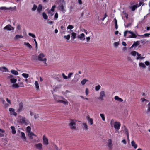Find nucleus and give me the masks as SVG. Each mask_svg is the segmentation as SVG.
<instances>
[{
	"instance_id": "f704fd0d",
	"label": "nucleus",
	"mask_w": 150,
	"mask_h": 150,
	"mask_svg": "<svg viewBox=\"0 0 150 150\" xmlns=\"http://www.w3.org/2000/svg\"><path fill=\"white\" fill-rule=\"evenodd\" d=\"M133 44L134 46L135 47H136L137 46L140 44V42L139 41H137L136 42H134Z\"/></svg>"
},
{
	"instance_id": "e433bc0d",
	"label": "nucleus",
	"mask_w": 150,
	"mask_h": 150,
	"mask_svg": "<svg viewBox=\"0 0 150 150\" xmlns=\"http://www.w3.org/2000/svg\"><path fill=\"white\" fill-rule=\"evenodd\" d=\"M42 15L44 19L46 20L47 19L48 16L45 12H44L42 13Z\"/></svg>"
},
{
	"instance_id": "473e14b6",
	"label": "nucleus",
	"mask_w": 150,
	"mask_h": 150,
	"mask_svg": "<svg viewBox=\"0 0 150 150\" xmlns=\"http://www.w3.org/2000/svg\"><path fill=\"white\" fill-rule=\"evenodd\" d=\"M24 45L27 46L30 49L32 48V47L30 44L28 42H25Z\"/></svg>"
},
{
	"instance_id": "37998d69",
	"label": "nucleus",
	"mask_w": 150,
	"mask_h": 150,
	"mask_svg": "<svg viewBox=\"0 0 150 150\" xmlns=\"http://www.w3.org/2000/svg\"><path fill=\"white\" fill-rule=\"evenodd\" d=\"M37 8V6L35 4H34L33 7L32 8V11H35L36 9Z\"/></svg>"
},
{
	"instance_id": "49530a36",
	"label": "nucleus",
	"mask_w": 150,
	"mask_h": 150,
	"mask_svg": "<svg viewBox=\"0 0 150 150\" xmlns=\"http://www.w3.org/2000/svg\"><path fill=\"white\" fill-rule=\"evenodd\" d=\"M100 85H98L95 87V89L96 91H98L100 88Z\"/></svg>"
},
{
	"instance_id": "a878e982",
	"label": "nucleus",
	"mask_w": 150,
	"mask_h": 150,
	"mask_svg": "<svg viewBox=\"0 0 150 150\" xmlns=\"http://www.w3.org/2000/svg\"><path fill=\"white\" fill-rule=\"evenodd\" d=\"M11 72L15 75H17L18 74V72L16 71L13 69H12L11 70Z\"/></svg>"
},
{
	"instance_id": "de8ad7c7",
	"label": "nucleus",
	"mask_w": 150,
	"mask_h": 150,
	"mask_svg": "<svg viewBox=\"0 0 150 150\" xmlns=\"http://www.w3.org/2000/svg\"><path fill=\"white\" fill-rule=\"evenodd\" d=\"M74 28V26L71 25H69L67 27V29H69L70 30H71L72 29Z\"/></svg>"
},
{
	"instance_id": "338daca9",
	"label": "nucleus",
	"mask_w": 150,
	"mask_h": 150,
	"mask_svg": "<svg viewBox=\"0 0 150 150\" xmlns=\"http://www.w3.org/2000/svg\"><path fill=\"white\" fill-rule=\"evenodd\" d=\"M114 23L115 24H117V20L116 19V18H115L114 19Z\"/></svg>"
},
{
	"instance_id": "680f3d73",
	"label": "nucleus",
	"mask_w": 150,
	"mask_h": 150,
	"mask_svg": "<svg viewBox=\"0 0 150 150\" xmlns=\"http://www.w3.org/2000/svg\"><path fill=\"white\" fill-rule=\"evenodd\" d=\"M90 39V37H88L86 38V40L87 42H89V40Z\"/></svg>"
},
{
	"instance_id": "bb28decb",
	"label": "nucleus",
	"mask_w": 150,
	"mask_h": 150,
	"mask_svg": "<svg viewBox=\"0 0 150 150\" xmlns=\"http://www.w3.org/2000/svg\"><path fill=\"white\" fill-rule=\"evenodd\" d=\"M71 38L73 40H74L76 37V34L75 32H73L71 33Z\"/></svg>"
},
{
	"instance_id": "6ab92c4d",
	"label": "nucleus",
	"mask_w": 150,
	"mask_h": 150,
	"mask_svg": "<svg viewBox=\"0 0 150 150\" xmlns=\"http://www.w3.org/2000/svg\"><path fill=\"white\" fill-rule=\"evenodd\" d=\"M88 123L91 125H93V120L92 118H90L89 116H88L87 118Z\"/></svg>"
},
{
	"instance_id": "dca6fc26",
	"label": "nucleus",
	"mask_w": 150,
	"mask_h": 150,
	"mask_svg": "<svg viewBox=\"0 0 150 150\" xmlns=\"http://www.w3.org/2000/svg\"><path fill=\"white\" fill-rule=\"evenodd\" d=\"M23 106V103L21 102L19 103V108L17 110L18 112H20L22 111Z\"/></svg>"
},
{
	"instance_id": "cd10ccee",
	"label": "nucleus",
	"mask_w": 150,
	"mask_h": 150,
	"mask_svg": "<svg viewBox=\"0 0 150 150\" xmlns=\"http://www.w3.org/2000/svg\"><path fill=\"white\" fill-rule=\"evenodd\" d=\"M35 87L37 90H38L39 89V84L37 81H35Z\"/></svg>"
},
{
	"instance_id": "052dcab7",
	"label": "nucleus",
	"mask_w": 150,
	"mask_h": 150,
	"mask_svg": "<svg viewBox=\"0 0 150 150\" xmlns=\"http://www.w3.org/2000/svg\"><path fill=\"white\" fill-rule=\"evenodd\" d=\"M141 100L142 102H143L144 101H147V100L144 98H142L141 99Z\"/></svg>"
},
{
	"instance_id": "774afa93",
	"label": "nucleus",
	"mask_w": 150,
	"mask_h": 150,
	"mask_svg": "<svg viewBox=\"0 0 150 150\" xmlns=\"http://www.w3.org/2000/svg\"><path fill=\"white\" fill-rule=\"evenodd\" d=\"M17 28L18 30H20L21 29V26L20 25H18L17 26Z\"/></svg>"
},
{
	"instance_id": "393cba45",
	"label": "nucleus",
	"mask_w": 150,
	"mask_h": 150,
	"mask_svg": "<svg viewBox=\"0 0 150 150\" xmlns=\"http://www.w3.org/2000/svg\"><path fill=\"white\" fill-rule=\"evenodd\" d=\"M11 128L12 130L11 132L13 134H15L16 133V130H15V128L14 126H11Z\"/></svg>"
},
{
	"instance_id": "79ce46f5",
	"label": "nucleus",
	"mask_w": 150,
	"mask_h": 150,
	"mask_svg": "<svg viewBox=\"0 0 150 150\" xmlns=\"http://www.w3.org/2000/svg\"><path fill=\"white\" fill-rule=\"evenodd\" d=\"M32 59L33 60H38V56L36 54L33 55L32 56Z\"/></svg>"
},
{
	"instance_id": "c756f323",
	"label": "nucleus",
	"mask_w": 150,
	"mask_h": 150,
	"mask_svg": "<svg viewBox=\"0 0 150 150\" xmlns=\"http://www.w3.org/2000/svg\"><path fill=\"white\" fill-rule=\"evenodd\" d=\"M82 125L83 126V129L85 130L88 129V127L86 123H83L82 124Z\"/></svg>"
},
{
	"instance_id": "a211bd4d",
	"label": "nucleus",
	"mask_w": 150,
	"mask_h": 150,
	"mask_svg": "<svg viewBox=\"0 0 150 150\" xmlns=\"http://www.w3.org/2000/svg\"><path fill=\"white\" fill-rule=\"evenodd\" d=\"M35 146L36 148L38 149L39 150H41L42 149V145L41 143L36 144Z\"/></svg>"
},
{
	"instance_id": "2eb2a0df",
	"label": "nucleus",
	"mask_w": 150,
	"mask_h": 150,
	"mask_svg": "<svg viewBox=\"0 0 150 150\" xmlns=\"http://www.w3.org/2000/svg\"><path fill=\"white\" fill-rule=\"evenodd\" d=\"M85 35L83 33H82L77 36V38L79 39L80 40L83 41L85 40Z\"/></svg>"
},
{
	"instance_id": "c85d7f7f",
	"label": "nucleus",
	"mask_w": 150,
	"mask_h": 150,
	"mask_svg": "<svg viewBox=\"0 0 150 150\" xmlns=\"http://www.w3.org/2000/svg\"><path fill=\"white\" fill-rule=\"evenodd\" d=\"M88 80H87L86 79H83L81 81V83L82 84V85H84L86 82L88 81Z\"/></svg>"
},
{
	"instance_id": "bf43d9fd",
	"label": "nucleus",
	"mask_w": 150,
	"mask_h": 150,
	"mask_svg": "<svg viewBox=\"0 0 150 150\" xmlns=\"http://www.w3.org/2000/svg\"><path fill=\"white\" fill-rule=\"evenodd\" d=\"M58 17V14L57 13H56L55 14V16H54L55 19V20L57 19Z\"/></svg>"
},
{
	"instance_id": "2f4dec72",
	"label": "nucleus",
	"mask_w": 150,
	"mask_h": 150,
	"mask_svg": "<svg viewBox=\"0 0 150 150\" xmlns=\"http://www.w3.org/2000/svg\"><path fill=\"white\" fill-rule=\"evenodd\" d=\"M12 9V7H10L9 8H6L5 7H2L0 8V10H8L9 9Z\"/></svg>"
},
{
	"instance_id": "aec40b11",
	"label": "nucleus",
	"mask_w": 150,
	"mask_h": 150,
	"mask_svg": "<svg viewBox=\"0 0 150 150\" xmlns=\"http://www.w3.org/2000/svg\"><path fill=\"white\" fill-rule=\"evenodd\" d=\"M131 143L132 146L134 147V149H136L137 148V145L134 141H132Z\"/></svg>"
},
{
	"instance_id": "6e6d98bb",
	"label": "nucleus",
	"mask_w": 150,
	"mask_h": 150,
	"mask_svg": "<svg viewBox=\"0 0 150 150\" xmlns=\"http://www.w3.org/2000/svg\"><path fill=\"white\" fill-rule=\"evenodd\" d=\"M73 74V73L71 72V73H69L68 74V76H67L68 78H70Z\"/></svg>"
},
{
	"instance_id": "3c124183",
	"label": "nucleus",
	"mask_w": 150,
	"mask_h": 150,
	"mask_svg": "<svg viewBox=\"0 0 150 150\" xmlns=\"http://www.w3.org/2000/svg\"><path fill=\"white\" fill-rule=\"evenodd\" d=\"M137 6L135 5H134L132 7V11H134L137 8Z\"/></svg>"
},
{
	"instance_id": "72a5a7b5",
	"label": "nucleus",
	"mask_w": 150,
	"mask_h": 150,
	"mask_svg": "<svg viewBox=\"0 0 150 150\" xmlns=\"http://www.w3.org/2000/svg\"><path fill=\"white\" fill-rule=\"evenodd\" d=\"M23 37V36L21 35H16L15 37L14 38L15 40H17L18 38H22Z\"/></svg>"
},
{
	"instance_id": "7ed1b4c3",
	"label": "nucleus",
	"mask_w": 150,
	"mask_h": 150,
	"mask_svg": "<svg viewBox=\"0 0 150 150\" xmlns=\"http://www.w3.org/2000/svg\"><path fill=\"white\" fill-rule=\"evenodd\" d=\"M59 1L60 3L57 7L58 9L62 11H64V6H65V2L64 0H59Z\"/></svg>"
},
{
	"instance_id": "a18cd8bd",
	"label": "nucleus",
	"mask_w": 150,
	"mask_h": 150,
	"mask_svg": "<svg viewBox=\"0 0 150 150\" xmlns=\"http://www.w3.org/2000/svg\"><path fill=\"white\" fill-rule=\"evenodd\" d=\"M31 128L30 127L28 126L27 127L26 131L28 133L31 132Z\"/></svg>"
},
{
	"instance_id": "a19ab883",
	"label": "nucleus",
	"mask_w": 150,
	"mask_h": 150,
	"mask_svg": "<svg viewBox=\"0 0 150 150\" xmlns=\"http://www.w3.org/2000/svg\"><path fill=\"white\" fill-rule=\"evenodd\" d=\"M64 38L66 39L67 40H69L70 38V35L68 34L67 35H64Z\"/></svg>"
},
{
	"instance_id": "1a4fd4ad",
	"label": "nucleus",
	"mask_w": 150,
	"mask_h": 150,
	"mask_svg": "<svg viewBox=\"0 0 150 150\" xmlns=\"http://www.w3.org/2000/svg\"><path fill=\"white\" fill-rule=\"evenodd\" d=\"M109 149L111 150L112 148L113 144L112 143V141L111 139H109L108 140V142L107 144Z\"/></svg>"
},
{
	"instance_id": "412c9836",
	"label": "nucleus",
	"mask_w": 150,
	"mask_h": 150,
	"mask_svg": "<svg viewBox=\"0 0 150 150\" xmlns=\"http://www.w3.org/2000/svg\"><path fill=\"white\" fill-rule=\"evenodd\" d=\"M0 70L3 72L8 71V69L4 67H2L1 68H0Z\"/></svg>"
},
{
	"instance_id": "c03bdc74",
	"label": "nucleus",
	"mask_w": 150,
	"mask_h": 150,
	"mask_svg": "<svg viewBox=\"0 0 150 150\" xmlns=\"http://www.w3.org/2000/svg\"><path fill=\"white\" fill-rule=\"evenodd\" d=\"M137 53V52L135 51H132L131 52V54L132 55L135 56L136 55Z\"/></svg>"
},
{
	"instance_id": "09e8293b",
	"label": "nucleus",
	"mask_w": 150,
	"mask_h": 150,
	"mask_svg": "<svg viewBox=\"0 0 150 150\" xmlns=\"http://www.w3.org/2000/svg\"><path fill=\"white\" fill-rule=\"evenodd\" d=\"M12 86L15 88H18L20 86L17 84H14Z\"/></svg>"
},
{
	"instance_id": "5701e85b",
	"label": "nucleus",
	"mask_w": 150,
	"mask_h": 150,
	"mask_svg": "<svg viewBox=\"0 0 150 150\" xmlns=\"http://www.w3.org/2000/svg\"><path fill=\"white\" fill-rule=\"evenodd\" d=\"M137 35L139 36H141L142 38H143V37H148L149 36V35H150V33H146L144 34L143 35Z\"/></svg>"
},
{
	"instance_id": "20e7f679",
	"label": "nucleus",
	"mask_w": 150,
	"mask_h": 150,
	"mask_svg": "<svg viewBox=\"0 0 150 150\" xmlns=\"http://www.w3.org/2000/svg\"><path fill=\"white\" fill-rule=\"evenodd\" d=\"M128 33L130 34L131 35L129 36L127 38H134L137 37V35L134 33L133 32L128 30L125 31L124 32V35L125 37H126L127 34Z\"/></svg>"
},
{
	"instance_id": "4c0bfd02",
	"label": "nucleus",
	"mask_w": 150,
	"mask_h": 150,
	"mask_svg": "<svg viewBox=\"0 0 150 150\" xmlns=\"http://www.w3.org/2000/svg\"><path fill=\"white\" fill-rule=\"evenodd\" d=\"M10 81L11 83H14L17 81V79L14 78H12L10 79Z\"/></svg>"
},
{
	"instance_id": "864d4df0",
	"label": "nucleus",
	"mask_w": 150,
	"mask_h": 150,
	"mask_svg": "<svg viewBox=\"0 0 150 150\" xmlns=\"http://www.w3.org/2000/svg\"><path fill=\"white\" fill-rule=\"evenodd\" d=\"M29 36H31L33 38H35V35L34 34L32 33H29L28 34Z\"/></svg>"
},
{
	"instance_id": "f03ea898",
	"label": "nucleus",
	"mask_w": 150,
	"mask_h": 150,
	"mask_svg": "<svg viewBox=\"0 0 150 150\" xmlns=\"http://www.w3.org/2000/svg\"><path fill=\"white\" fill-rule=\"evenodd\" d=\"M76 120L74 119H71L70 120V123L69 124V125L72 130L76 129Z\"/></svg>"
},
{
	"instance_id": "4be33fe9",
	"label": "nucleus",
	"mask_w": 150,
	"mask_h": 150,
	"mask_svg": "<svg viewBox=\"0 0 150 150\" xmlns=\"http://www.w3.org/2000/svg\"><path fill=\"white\" fill-rule=\"evenodd\" d=\"M114 98L115 100L119 101V102H122L123 101V100L122 98H120L117 96H115Z\"/></svg>"
},
{
	"instance_id": "b1692460",
	"label": "nucleus",
	"mask_w": 150,
	"mask_h": 150,
	"mask_svg": "<svg viewBox=\"0 0 150 150\" xmlns=\"http://www.w3.org/2000/svg\"><path fill=\"white\" fill-rule=\"evenodd\" d=\"M42 6L41 4H39L38 8L37 11H38L40 13L42 10Z\"/></svg>"
},
{
	"instance_id": "39448f33",
	"label": "nucleus",
	"mask_w": 150,
	"mask_h": 150,
	"mask_svg": "<svg viewBox=\"0 0 150 150\" xmlns=\"http://www.w3.org/2000/svg\"><path fill=\"white\" fill-rule=\"evenodd\" d=\"M20 117H21L20 120L21 123L24 124L26 125H28L29 123V121L27 119H26L25 117L22 116H20Z\"/></svg>"
},
{
	"instance_id": "0e129e2a",
	"label": "nucleus",
	"mask_w": 150,
	"mask_h": 150,
	"mask_svg": "<svg viewBox=\"0 0 150 150\" xmlns=\"http://www.w3.org/2000/svg\"><path fill=\"white\" fill-rule=\"evenodd\" d=\"M88 88H86V95H88Z\"/></svg>"
},
{
	"instance_id": "69168bd1",
	"label": "nucleus",
	"mask_w": 150,
	"mask_h": 150,
	"mask_svg": "<svg viewBox=\"0 0 150 150\" xmlns=\"http://www.w3.org/2000/svg\"><path fill=\"white\" fill-rule=\"evenodd\" d=\"M78 3L80 5H81L82 4V2L81 0H78Z\"/></svg>"
},
{
	"instance_id": "4468645a",
	"label": "nucleus",
	"mask_w": 150,
	"mask_h": 150,
	"mask_svg": "<svg viewBox=\"0 0 150 150\" xmlns=\"http://www.w3.org/2000/svg\"><path fill=\"white\" fill-rule=\"evenodd\" d=\"M43 144L46 145L48 144V140L47 138L45 137V135H44L43 137Z\"/></svg>"
},
{
	"instance_id": "13d9d810",
	"label": "nucleus",
	"mask_w": 150,
	"mask_h": 150,
	"mask_svg": "<svg viewBox=\"0 0 150 150\" xmlns=\"http://www.w3.org/2000/svg\"><path fill=\"white\" fill-rule=\"evenodd\" d=\"M145 64L147 66L149 65L150 64L149 62L148 61H145Z\"/></svg>"
},
{
	"instance_id": "8fccbe9b",
	"label": "nucleus",
	"mask_w": 150,
	"mask_h": 150,
	"mask_svg": "<svg viewBox=\"0 0 150 150\" xmlns=\"http://www.w3.org/2000/svg\"><path fill=\"white\" fill-rule=\"evenodd\" d=\"M100 116L103 120L104 121H105V117L104 115L103 114H100Z\"/></svg>"
},
{
	"instance_id": "ddd939ff",
	"label": "nucleus",
	"mask_w": 150,
	"mask_h": 150,
	"mask_svg": "<svg viewBox=\"0 0 150 150\" xmlns=\"http://www.w3.org/2000/svg\"><path fill=\"white\" fill-rule=\"evenodd\" d=\"M4 29L5 30H13L14 28L11 26V25H8L4 27Z\"/></svg>"
},
{
	"instance_id": "f8f14e48",
	"label": "nucleus",
	"mask_w": 150,
	"mask_h": 150,
	"mask_svg": "<svg viewBox=\"0 0 150 150\" xmlns=\"http://www.w3.org/2000/svg\"><path fill=\"white\" fill-rule=\"evenodd\" d=\"M19 133L21 134V136L20 137L24 141H26V137L25 134L24 132H20V130H19Z\"/></svg>"
},
{
	"instance_id": "58836bf2",
	"label": "nucleus",
	"mask_w": 150,
	"mask_h": 150,
	"mask_svg": "<svg viewBox=\"0 0 150 150\" xmlns=\"http://www.w3.org/2000/svg\"><path fill=\"white\" fill-rule=\"evenodd\" d=\"M22 76H23L25 78H27L29 77V75L28 74L26 73H23L22 74Z\"/></svg>"
},
{
	"instance_id": "6e6552de",
	"label": "nucleus",
	"mask_w": 150,
	"mask_h": 150,
	"mask_svg": "<svg viewBox=\"0 0 150 150\" xmlns=\"http://www.w3.org/2000/svg\"><path fill=\"white\" fill-rule=\"evenodd\" d=\"M105 96V92L104 91H102L100 92V96L98 99L101 101H103V97Z\"/></svg>"
},
{
	"instance_id": "9d476101",
	"label": "nucleus",
	"mask_w": 150,
	"mask_h": 150,
	"mask_svg": "<svg viewBox=\"0 0 150 150\" xmlns=\"http://www.w3.org/2000/svg\"><path fill=\"white\" fill-rule=\"evenodd\" d=\"M121 126V124L120 122H115L114 125V127L117 130H119L120 129V127Z\"/></svg>"
},
{
	"instance_id": "f3484780",
	"label": "nucleus",
	"mask_w": 150,
	"mask_h": 150,
	"mask_svg": "<svg viewBox=\"0 0 150 150\" xmlns=\"http://www.w3.org/2000/svg\"><path fill=\"white\" fill-rule=\"evenodd\" d=\"M28 133V135L30 139H33V136H36V135L31 131Z\"/></svg>"
},
{
	"instance_id": "4d7b16f0",
	"label": "nucleus",
	"mask_w": 150,
	"mask_h": 150,
	"mask_svg": "<svg viewBox=\"0 0 150 150\" xmlns=\"http://www.w3.org/2000/svg\"><path fill=\"white\" fill-rule=\"evenodd\" d=\"M119 45V42H115L114 43V45L115 46H117Z\"/></svg>"
},
{
	"instance_id": "9b49d317",
	"label": "nucleus",
	"mask_w": 150,
	"mask_h": 150,
	"mask_svg": "<svg viewBox=\"0 0 150 150\" xmlns=\"http://www.w3.org/2000/svg\"><path fill=\"white\" fill-rule=\"evenodd\" d=\"M9 111L11 115H13L15 116H16L17 115V114L16 112H15V110L14 108H9Z\"/></svg>"
},
{
	"instance_id": "ea45409f",
	"label": "nucleus",
	"mask_w": 150,
	"mask_h": 150,
	"mask_svg": "<svg viewBox=\"0 0 150 150\" xmlns=\"http://www.w3.org/2000/svg\"><path fill=\"white\" fill-rule=\"evenodd\" d=\"M147 112H150V102H149L147 105Z\"/></svg>"
},
{
	"instance_id": "f257e3e1",
	"label": "nucleus",
	"mask_w": 150,
	"mask_h": 150,
	"mask_svg": "<svg viewBox=\"0 0 150 150\" xmlns=\"http://www.w3.org/2000/svg\"><path fill=\"white\" fill-rule=\"evenodd\" d=\"M55 99L57 100L58 103H63L65 105H67L68 101L62 96H59L57 95L54 96Z\"/></svg>"
},
{
	"instance_id": "5fc2aeb1",
	"label": "nucleus",
	"mask_w": 150,
	"mask_h": 150,
	"mask_svg": "<svg viewBox=\"0 0 150 150\" xmlns=\"http://www.w3.org/2000/svg\"><path fill=\"white\" fill-rule=\"evenodd\" d=\"M55 7H56V6L55 5L52 6V7L51 8V11L52 12L54 11L55 10Z\"/></svg>"
},
{
	"instance_id": "603ef678",
	"label": "nucleus",
	"mask_w": 150,
	"mask_h": 150,
	"mask_svg": "<svg viewBox=\"0 0 150 150\" xmlns=\"http://www.w3.org/2000/svg\"><path fill=\"white\" fill-rule=\"evenodd\" d=\"M62 75L63 78L64 79H67L68 78V77L67 76H66L65 74L64 73H62Z\"/></svg>"
},
{
	"instance_id": "e2e57ef3",
	"label": "nucleus",
	"mask_w": 150,
	"mask_h": 150,
	"mask_svg": "<svg viewBox=\"0 0 150 150\" xmlns=\"http://www.w3.org/2000/svg\"><path fill=\"white\" fill-rule=\"evenodd\" d=\"M34 118L35 119L38 118L39 117V115L37 114V115H35L34 116Z\"/></svg>"
},
{
	"instance_id": "0eeeda50",
	"label": "nucleus",
	"mask_w": 150,
	"mask_h": 150,
	"mask_svg": "<svg viewBox=\"0 0 150 150\" xmlns=\"http://www.w3.org/2000/svg\"><path fill=\"white\" fill-rule=\"evenodd\" d=\"M122 130L124 131L125 133L126 134L127 139H129V134L128 132V130L126 128V126L124 125L122 127Z\"/></svg>"
},
{
	"instance_id": "7c9ffc66",
	"label": "nucleus",
	"mask_w": 150,
	"mask_h": 150,
	"mask_svg": "<svg viewBox=\"0 0 150 150\" xmlns=\"http://www.w3.org/2000/svg\"><path fill=\"white\" fill-rule=\"evenodd\" d=\"M137 60H138L140 59H142L144 58V57L141 56V54L138 53H137Z\"/></svg>"
},
{
	"instance_id": "c9c22d12",
	"label": "nucleus",
	"mask_w": 150,
	"mask_h": 150,
	"mask_svg": "<svg viewBox=\"0 0 150 150\" xmlns=\"http://www.w3.org/2000/svg\"><path fill=\"white\" fill-rule=\"evenodd\" d=\"M139 66L140 67L143 68H145L146 67L145 65L143 63L141 62L139 63Z\"/></svg>"
},
{
	"instance_id": "423d86ee",
	"label": "nucleus",
	"mask_w": 150,
	"mask_h": 150,
	"mask_svg": "<svg viewBox=\"0 0 150 150\" xmlns=\"http://www.w3.org/2000/svg\"><path fill=\"white\" fill-rule=\"evenodd\" d=\"M45 57L43 53L40 54L38 56V60L40 61H46V58H43Z\"/></svg>"
}]
</instances>
